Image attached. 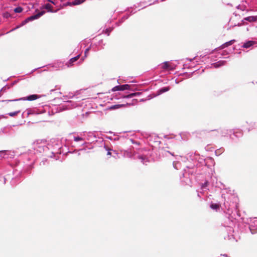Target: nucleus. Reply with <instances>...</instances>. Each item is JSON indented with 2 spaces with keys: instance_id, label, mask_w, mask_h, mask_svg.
Returning <instances> with one entry per match:
<instances>
[{
  "instance_id": "obj_7",
  "label": "nucleus",
  "mask_w": 257,
  "mask_h": 257,
  "mask_svg": "<svg viewBox=\"0 0 257 257\" xmlns=\"http://www.w3.org/2000/svg\"><path fill=\"white\" fill-rule=\"evenodd\" d=\"M190 135L187 132H183L176 137V140L180 141H186L188 139Z\"/></svg>"
},
{
  "instance_id": "obj_33",
  "label": "nucleus",
  "mask_w": 257,
  "mask_h": 257,
  "mask_svg": "<svg viewBox=\"0 0 257 257\" xmlns=\"http://www.w3.org/2000/svg\"><path fill=\"white\" fill-rule=\"evenodd\" d=\"M104 148L105 149V150L107 151V155H110L111 154V150L110 149H109V148H107L105 146H104Z\"/></svg>"
},
{
  "instance_id": "obj_6",
  "label": "nucleus",
  "mask_w": 257,
  "mask_h": 257,
  "mask_svg": "<svg viewBox=\"0 0 257 257\" xmlns=\"http://www.w3.org/2000/svg\"><path fill=\"white\" fill-rule=\"evenodd\" d=\"M161 68L165 70H172L174 69V66L169 62H165L161 65Z\"/></svg>"
},
{
  "instance_id": "obj_42",
  "label": "nucleus",
  "mask_w": 257,
  "mask_h": 257,
  "mask_svg": "<svg viewBox=\"0 0 257 257\" xmlns=\"http://www.w3.org/2000/svg\"><path fill=\"white\" fill-rule=\"evenodd\" d=\"M108 139H109L111 141H113V137H108Z\"/></svg>"
},
{
  "instance_id": "obj_34",
  "label": "nucleus",
  "mask_w": 257,
  "mask_h": 257,
  "mask_svg": "<svg viewBox=\"0 0 257 257\" xmlns=\"http://www.w3.org/2000/svg\"><path fill=\"white\" fill-rule=\"evenodd\" d=\"M48 1L53 4H54V5H56V2H55L54 1H53V0H48Z\"/></svg>"
},
{
  "instance_id": "obj_48",
  "label": "nucleus",
  "mask_w": 257,
  "mask_h": 257,
  "mask_svg": "<svg viewBox=\"0 0 257 257\" xmlns=\"http://www.w3.org/2000/svg\"><path fill=\"white\" fill-rule=\"evenodd\" d=\"M71 5V3H67V5Z\"/></svg>"
},
{
  "instance_id": "obj_35",
  "label": "nucleus",
  "mask_w": 257,
  "mask_h": 257,
  "mask_svg": "<svg viewBox=\"0 0 257 257\" xmlns=\"http://www.w3.org/2000/svg\"><path fill=\"white\" fill-rule=\"evenodd\" d=\"M111 29H106L105 33H107L108 36L109 35V33L111 31Z\"/></svg>"
},
{
  "instance_id": "obj_3",
  "label": "nucleus",
  "mask_w": 257,
  "mask_h": 257,
  "mask_svg": "<svg viewBox=\"0 0 257 257\" xmlns=\"http://www.w3.org/2000/svg\"><path fill=\"white\" fill-rule=\"evenodd\" d=\"M45 13V12L43 11H41V12L38 13V14H37L36 15H33V16H31L28 17L26 20H25L24 21H23L20 25L18 26L16 28L12 29L10 31V32L16 30V29L25 25V24H26L27 23H28L30 21H32L33 20L39 19L40 17H41L42 16H43Z\"/></svg>"
},
{
  "instance_id": "obj_14",
  "label": "nucleus",
  "mask_w": 257,
  "mask_h": 257,
  "mask_svg": "<svg viewBox=\"0 0 257 257\" xmlns=\"http://www.w3.org/2000/svg\"><path fill=\"white\" fill-rule=\"evenodd\" d=\"M52 6L49 4H46L44 5H43L41 9H46L48 10V12H51V13H54V12H56V11H54L52 10Z\"/></svg>"
},
{
  "instance_id": "obj_11",
  "label": "nucleus",
  "mask_w": 257,
  "mask_h": 257,
  "mask_svg": "<svg viewBox=\"0 0 257 257\" xmlns=\"http://www.w3.org/2000/svg\"><path fill=\"white\" fill-rule=\"evenodd\" d=\"M170 90V87H163L161 89H160L159 90H158L157 92H156V94L155 95V96H158L164 92H167L168 91H169Z\"/></svg>"
},
{
  "instance_id": "obj_1",
  "label": "nucleus",
  "mask_w": 257,
  "mask_h": 257,
  "mask_svg": "<svg viewBox=\"0 0 257 257\" xmlns=\"http://www.w3.org/2000/svg\"><path fill=\"white\" fill-rule=\"evenodd\" d=\"M121 152L124 157L130 158H134V159H138L144 164H146V163L149 161L148 159L145 156L142 155L137 156L136 154L133 153L132 150L131 149L127 150H123L121 151Z\"/></svg>"
},
{
  "instance_id": "obj_8",
  "label": "nucleus",
  "mask_w": 257,
  "mask_h": 257,
  "mask_svg": "<svg viewBox=\"0 0 257 257\" xmlns=\"http://www.w3.org/2000/svg\"><path fill=\"white\" fill-rule=\"evenodd\" d=\"M249 229L252 234H254L256 232L257 230V219H254L250 225Z\"/></svg>"
},
{
  "instance_id": "obj_50",
  "label": "nucleus",
  "mask_w": 257,
  "mask_h": 257,
  "mask_svg": "<svg viewBox=\"0 0 257 257\" xmlns=\"http://www.w3.org/2000/svg\"><path fill=\"white\" fill-rule=\"evenodd\" d=\"M164 0H160L161 2H163Z\"/></svg>"
},
{
  "instance_id": "obj_20",
  "label": "nucleus",
  "mask_w": 257,
  "mask_h": 257,
  "mask_svg": "<svg viewBox=\"0 0 257 257\" xmlns=\"http://www.w3.org/2000/svg\"><path fill=\"white\" fill-rule=\"evenodd\" d=\"M130 88V85L128 84H124L120 85V91H123L125 90H128Z\"/></svg>"
},
{
  "instance_id": "obj_30",
  "label": "nucleus",
  "mask_w": 257,
  "mask_h": 257,
  "mask_svg": "<svg viewBox=\"0 0 257 257\" xmlns=\"http://www.w3.org/2000/svg\"><path fill=\"white\" fill-rule=\"evenodd\" d=\"M222 197L224 199V205L225 207H226V204L228 203V201L226 200V197L225 196V195L223 191L222 193Z\"/></svg>"
},
{
  "instance_id": "obj_4",
  "label": "nucleus",
  "mask_w": 257,
  "mask_h": 257,
  "mask_svg": "<svg viewBox=\"0 0 257 257\" xmlns=\"http://www.w3.org/2000/svg\"><path fill=\"white\" fill-rule=\"evenodd\" d=\"M14 157V152L11 151H0V157L2 158L9 159Z\"/></svg>"
},
{
  "instance_id": "obj_43",
  "label": "nucleus",
  "mask_w": 257,
  "mask_h": 257,
  "mask_svg": "<svg viewBox=\"0 0 257 257\" xmlns=\"http://www.w3.org/2000/svg\"><path fill=\"white\" fill-rule=\"evenodd\" d=\"M131 142H132V143H133V144H138V143H137L135 142V141H134V140H132V139H131Z\"/></svg>"
},
{
  "instance_id": "obj_38",
  "label": "nucleus",
  "mask_w": 257,
  "mask_h": 257,
  "mask_svg": "<svg viewBox=\"0 0 257 257\" xmlns=\"http://www.w3.org/2000/svg\"><path fill=\"white\" fill-rule=\"evenodd\" d=\"M87 42V41H83L81 43V47H82V45H85L86 42Z\"/></svg>"
},
{
  "instance_id": "obj_19",
  "label": "nucleus",
  "mask_w": 257,
  "mask_h": 257,
  "mask_svg": "<svg viewBox=\"0 0 257 257\" xmlns=\"http://www.w3.org/2000/svg\"><path fill=\"white\" fill-rule=\"evenodd\" d=\"M141 94L140 92L132 93L128 95L123 96L124 98H132L134 96H139Z\"/></svg>"
},
{
  "instance_id": "obj_22",
  "label": "nucleus",
  "mask_w": 257,
  "mask_h": 257,
  "mask_svg": "<svg viewBox=\"0 0 257 257\" xmlns=\"http://www.w3.org/2000/svg\"><path fill=\"white\" fill-rule=\"evenodd\" d=\"M208 182L207 181L205 182L204 184H202L201 187V189L202 190V191H204L206 190H207V187L208 185Z\"/></svg>"
},
{
  "instance_id": "obj_44",
  "label": "nucleus",
  "mask_w": 257,
  "mask_h": 257,
  "mask_svg": "<svg viewBox=\"0 0 257 257\" xmlns=\"http://www.w3.org/2000/svg\"><path fill=\"white\" fill-rule=\"evenodd\" d=\"M3 179L4 180V184L6 183V179L4 177H3Z\"/></svg>"
},
{
  "instance_id": "obj_12",
  "label": "nucleus",
  "mask_w": 257,
  "mask_h": 257,
  "mask_svg": "<svg viewBox=\"0 0 257 257\" xmlns=\"http://www.w3.org/2000/svg\"><path fill=\"white\" fill-rule=\"evenodd\" d=\"M244 21H246L249 22H253L257 21V16H249L246 18H244L243 20V22Z\"/></svg>"
},
{
  "instance_id": "obj_13",
  "label": "nucleus",
  "mask_w": 257,
  "mask_h": 257,
  "mask_svg": "<svg viewBox=\"0 0 257 257\" xmlns=\"http://www.w3.org/2000/svg\"><path fill=\"white\" fill-rule=\"evenodd\" d=\"M225 63H226V61H219L216 63L212 64V65L214 68H217L222 66L224 65Z\"/></svg>"
},
{
  "instance_id": "obj_29",
  "label": "nucleus",
  "mask_w": 257,
  "mask_h": 257,
  "mask_svg": "<svg viewBox=\"0 0 257 257\" xmlns=\"http://www.w3.org/2000/svg\"><path fill=\"white\" fill-rule=\"evenodd\" d=\"M237 8L238 9H240V10L243 11H245V9H246V6H244V5H238L237 7Z\"/></svg>"
},
{
  "instance_id": "obj_17",
  "label": "nucleus",
  "mask_w": 257,
  "mask_h": 257,
  "mask_svg": "<svg viewBox=\"0 0 257 257\" xmlns=\"http://www.w3.org/2000/svg\"><path fill=\"white\" fill-rule=\"evenodd\" d=\"M235 42V40H231L228 42H227L226 43H225L224 44H223L221 46V48L222 49H223L225 47H228V46L229 45H232L234 42Z\"/></svg>"
},
{
  "instance_id": "obj_37",
  "label": "nucleus",
  "mask_w": 257,
  "mask_h": 257,
  "mask_svg": "<svg viewBox=\"0 0 257 257\" xmlns=\"http://www.w3.org/2000/svg\"><path fill=\"white\" fill-rule=\"evenodd\" d=\"M167 153H168V154H170V155H171L172 156H174V154H173V153H171V152H170L169 151H166V152H165V155H166V156H167Z\"/></svg>"
},
{
  "instance_id": "obj_32",
  "label": "nucleus",
  "mask_w": 257,
  "mask_h": 257,
  "mask_svg": "<svg viewBox=\"0 0 257 257\" xmlns=\"http://www.w3.org/2000/svg\"><path fill=\"white\" fill-rule=\"evenodd\" d=\"M119 90L120 91V85L116 86L112 88V91H119Z\"/></svg>"
},
{
  "instance_id": "obj_24",
  "label": "nucleus",
  "mask_w": 257,
  "mask_h": 257,
  "mask_svg": "<svg viewBox=\"0 0 257 257\" xmlns=\"http://www.w3.org/2000/svg\"><path fill=\"white\" fill-rule=\"evenodd\" d=\"M74 96V95L72 93H69L68 95L63 96V100H66L67 98H72Z\"/></svg>"
},
{
  "instance_id": "obj_41",
  "label": "nucleus",
  "mask_w": 257,
  "mask_h": 257,
  "mask_svg": "<svg viewBox=\"0 0 257 257\" xmlns=\"http://www.w3.org/2000/svg\"><path fill=\"white\" fill-rule=\"evenodd\" d=\"M92 135H93V134H92V133H90V132H89V133H88V136L89 137H90V136H92Z\"/></svg>"
},
{
  "instance_id": "obj_15",
  "label": "nucleus",
  "mask_w": 257,
  "mask_h": 257,
  "mask_svg": "<svg viewBox=\"0 0 257 257\" xmlns=\"http://www.w3.org/2000/svg\"><path fill=\"white\" fill-rule=\"evenodd\" d=\"M81 135V137H79V136H74L73 137V140L75 142H80V141H84V136H85V134L83 133V134H80Z\"/></svg>"
},
{
  "instance_id": "obj_16",
  "label": "nucleus",
  "mask_w": 257,
  "mask_h": 257,
  "mask_svg": "<svg viewBox=\"0 0 257 257\" xmlns=\"http://www.w3.org/2000/svg\"><path fill=\"white\" fill-rule=\"evenodd\" d=\"M254 43V41H248L243 45V47L245 48H248L252 46Z\"/></svg>"
},
{
  "instance_id": "obj_9",
  "label": "nucleus",
  "mask_w": 257,
  "mask_h": 257,
  "mask_svg": "<svg viewBox=\"0 0 257 257\" xmlns=\"http://www.w3.org/2000/svg\"><path fill=\"white\" fill-rule=\"evenodd\" d=\"M80 54L78 55L77 56L71 58L69 61L66 63L67 67H69L73 65V63L76 62L80 57Z\"/></svg>"
},
{
  "instance_id": "obj_46",
  "label": "nucleus",
  "mask_w": 257,
  "mask_h": 257,
  "mask_svg": "<svg viewBox=\"0 0 257 257\" xmlns=\"http://www.w3.org/2000/svg\"><path fill=\"white\" fill-rule=\"evenodd\" d=\"M198 197H201V196H200V193H198Z\"/></svg>"
},
{
  "instance_id": "obj_25",
  "label": "nucleus",
  "mask_w": 257,
  "mask_h": 257,
  "mask_svg": "<svg viewBox=\"0 0 257 257\" xmlns=\"http://www.w3.org/2000/svg\"><path fill=\"white\" fill-rule=\"evenodd\" d=\"M90 48H91V46H90L89 47H88L87 49H86V50H85V52H84V56L81 59L82 61H83L84 59L87 57V54H88L89 51L90 50Z\"/></svg>"
},
{
  "instance_id": "obj_45",
  "label": "nucleus",
  "mask_w": 257,
  "mask_h": 257,
  "mask_svg": "<svg viewBox=\"0 0 257 257\" xmlns=\"http://www.w3.org/2000/svg\"><path fill=\"white\" fill-rule=\"evenodd\" d=\"M86 144V142H84L82 144L81 146L84 145Z\"/></svg>"
},
{
  "instance_id": "obj_5",
  "label": "nucleus",
  "mask_w": 257,
  "mask_h": 257,
  "mask_svg": "<svg viewBox=\"0 0 257 257\" xmlns=\"http://www.w3.org/2000/svg\"><path fill=\"white\" fill-rule=\"evenodd\" d=\"M40 96L37 94H32L30 95H29L27 97H22L19 99H17L15 100H13L12 101H19V100H28V101H33L39 98H40ZM9 101H10L11 100H8Z\"/></svg>"
},
{
  "instance_id": "obj_28",
  "label": "nucleus",
  "mask_w": 257,
  "mask_h": 257,
  "mask_svg": "<svg viewBox=\"0 0 257 257\" xmlns=\"http://www.w3.org/2000/svg\"><path fill=\"white\" fill-rule=\"evenodd\" d=\"M22 11H23V9L20 7L16 8L14 10V12L17 13H21L22 12Z\"/></svg>"
},
{
  "instance_id": "obj_27",
  "label": "nucleus",
  "mask_w": 257,
  "mask_h": 257,
  "mask_svg": "<svg viewBox=\"0 0 257 257\" xmlns=\"http://www.w3.org/2000/svg\"><path fill=\"white\" fill-rule=\"evenodd\" d=\"M20 112V111L18 110V111H15V112H10L8 113V114L10 116H15Z\"/></svg>"
},
{
  "instance_id": "obj_23",
  "label": "nucleus",
  "mask_w": 257,
  "mask_h": 257,
  "mask_svg": "<svg viewBox=\"0 0 257 257\" xmlns=\"http://www.w3.org/2000/svg\"><path fill=\"white\" fill-rule=\"evenodd\" d=\"M173 165L175 169L178 170L180 168V163L179 162H173Z\"/></svg>"
},
{
  "instance_id": "obj_10",
  "label": "nucleus",
  "mask_w": 257,
  "mask_h": 257,
  "mask_svg": "<svg viewBox=\"0 0 257 257\" xmlns=\"http://www.w3.org/2000/svg\"><path fill=\"white\" fill-rule=\"evenodd\" d=\"M227 230L229 232V234L227 236L224 237V238L228 240L234 239L233 235L232 234V232H233V228L231 227H228L227 229Z\"/></svg>"
},
{
  "instance_id": "obj_39",
  "label": "nucleus",
  "mask_w": 257,
  "mask_h": 257,
  "mask_svg": "<svg viewBox=\"0 0 257 257\" xmlns=\"http://www.w3.org/2000/svg\"><path fill=\"white\" fill-rule=\"evenodd\" d=\"M118 140H119V137H118L113 138V141H118Z\"/></svg>"
},
{
  "instance_id": "obj_47",
  "label": "nucleus",
  "mask_w": 257,
  "mask_h": 257,
  "mask_svg": "<svg viewBox=\"0 0 257 257\" xmlns=\"http://www.w3.org/2000/svg\"><path fill=\"white\" fill-rule=\"evenodd\" d=\"M85 150V149H81L79 150V151H82V150Z\"/></svg>"
},
{
  "instance_id": "obj_40",
  "label": "nucleus",
  "mask_w": 257,
  "mask_h": 257,
  "mask_svg": "<svg viewBox=\"0 0 257 257\" xmlns=\"http://www.w3.org/2000/svg\"><path fill=\"white\" fill-rule=\"evenodd\" d=\"M6 88L7 87L6 86H4L3 87L1 90H0V92H2V91H5V90L6 89Z\"/></svg>"
},
{
  "instance_id": "obj_49",
  "label": "nucleus",
  "mask_w": 257,
  "mask_h": 257,
  "mask_svg": "<svg viewBox=\"0 0 257 257\" xmlns=\"http://www.w3.org/2000/svg\"><path fill=\"white\" fill-rule=\"evenodd\" d=\"M222 135L224 136H225V133H223Z\"/></svg>"
},
{
  "instance_id": "obj_52",
  "label": "nucleus",
  "mask_w": 257,
  "mask_h": 257,
  "mask_svg": "<svg viewBox=\"0 0 257 257\" xmlns=\"http://www.w3.org/2000/svg\"><path fill=\"white\" fill-rule=\"evenodd\" d=\"M64 0H61L62 2H63Z\"/></svg>"
},
{
  "instance_id": "obj_18",
  "label": "nucleus",
  "mask_w": 257,
  "mask_h": 257,
  "mask_svg": "<svg viewBox=\"0 0 257 257\" xmlns=\"http://www.w3.org/2000/svg\"><path fill=\"white\" fill-rule=\"evenodd\" d=\"M67 103V105L66 106L68 107V108H71L72 107H75L76 106V103L71 101H66Z\"/></svg>"
},
{
  "instance_id": "obj_31",
  "label": "nucleus",
  "mask_w": 257,
  "mask_h": 257,
  "mask_svg": "<svg viewBox=\"0 0 257 257\" xmlns=\"http://www.w3.org/2000/svg\"><path fill=\"white\" fill-rule=\"evenodd\" d=\"M3 16L5 18H8L11 17V14L8 12H5L3 13Z\"/></svg>"
},
{
  "instance_id": "obj_36",
  "label": "nucleus",
  "mask_w": 257,
  "mask_h": 257,
  "mask_svg": "<svg viewBox=\"0 0 257 257\" xmlns=\"http://www.w3.org/2000/svg\"><path fill=\"white\" fill-rule=\"evenodd\" d=\"M128 16H124V17H123L122 18V19H121V22H122V21H123V20H124L127 19L128 18Z\"/></svg>"
},
{
  "instance_id": "obj_26",
  "label": "nucleus",
  "mask_w": 257,
  "mask_h": 257,
  "mask_svg": "<svg viewBox=\"0 0 257 257\" xmlns=\"http://www.w3.org/2000/svg\"><path fill=\"white\" fill-rule=\"evenodd\" d=\"M84 2V0H75L73 3V5H80L83 3Z\"/></svg>"
},
{
  "instance_id": "obj_51",
  "label": "nucleus",
  "mask_w": 257,
  "mask_h": 257,
  "mask_svg": "<svg viewBox=\"0 0 257 257\" xmlns=\"http://www.w3.org/2000/svg\"><path fill=\"white\" fill-rule=\"evenodd\" d=\"M60 110H61V107H59Z\"/></svg>"
},
{
  "instance_id": "obj_2",
  "label": "nucleus",
  "mask_w": 257,
  "mask_h": 257,
  "mask_svg": "<svg viewBox=\"0 0 257 257\" xmlns=\"http://www.w3.org/2000/svg\"><path fill=\"white\" fill-rule=\"evenodd\" d=\"M46 145V141L43 140H37L34 143L33 148L36 152L41 153L48 149Z\"/></svg>"
},
{
  "instance_id": "obj_21",
  "label": "nucleus",
  "mask_w": 257,
  "mask_h": 257,
  "mask_svg": "<svg viewBox=\"0 0 257 257\" xmlns=\"http://www.w3.org/2000/svg\"><path fill=\"white\" fill-rule=\"evenodd\" d=\"M220 205L218 204L212 203L210 205V207L213 210H217L219 208Z\"/></svg>"
}]
</instances>
